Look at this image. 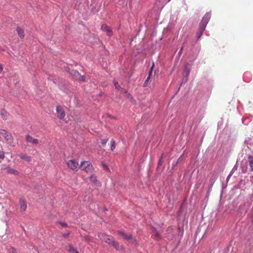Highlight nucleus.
Segmentation results:
<instances>
[{
    "label": "nucleus",
    "mask_w": 253,
    "mask_h": 253,
    "mask_svg": "<svg viewBox=\"0 0 253 253\" xmlns=\"http://www.w3.org/2000/svg\"><path fill=\"white\" fill-rule=\"evenodd\" d=\"M101 30L105 32L108 37H111L113 34V32L111 28L106 24L101 25Z\"/></svg>",
    "instance_id": "f8f14e48"
},
{
    "label": "nucleus",
    "mask_w": 253,
    "mask_h": 253,
    "mask_svg": "<svg viewBox=\"0 0 253 253\" xmlns=\"http://www.w3.org/2000/svg\"><path fill=\"white\" fill-rule=\"evenodd\" d=\"M155 63L154 61H152V64L149 70L148 76L149 77L152 78L153 76H155L157 71L155 70Z\"/></svg>",
    "instance_id": "6ab92c4d"
},
{
    "label": "nucleus",
    "mask_w": 253,
    "mask_h": 253,
    "mask_svg": "<svg viewBox=\"0 0 253 253\" xmlns=\"http://www.w3.org/2000/svg\"><path fill=\"white\" fill-rule=\"evenodd\" d=\"M205 29L206 28L199 25L198 29L196 34V37L197 40H199L201 39V37L203 35V33L205 31Z\"/></svg>",
    "instance_id": "412c9836"
},
{
    "label": "nucleus",
    "mask_w": 253,
    "mask_h": 253,
    "mask_svg": "<svg viewBox=\"0 0 253 253\" xmlns=\"http://www.w3.org/2000/svg\"><path fill=\"white\" fill-rule=\"evenodd\" d=\"M116 145L117 143L116 142V141L114 139H112L110 141V150L112 151H114L116 148Z\"/></svg>",
    "instance_id": "473e14b6"
},
{
    "label": "nucleus",
    "mask_w": 253,
    "mask_h": 253,
    "mask_svg": "<svg viewBox=\"0 0 253 253\" xmlns=\"http://www.w3.org/2000/svg\"><path fill=\"white\" fill-rule=\"evenodd\" d=\"M67 95H68L69 96V97L70 98H72V96H73V92L71 91V90H70V92L69 94H66Z\"/></svg>",
    "instance_id": "338daca9"
},
{
    "label": "nucleus",
    "mask_w": 253,
    "mask_h": 253,
    "mask_svg": "<svg viewBox=\"0 0 253 253\" xmlns=\"http://www.w3.org/2000/svg\"><path fill=\"white\" fill-rule=\"evenodd\" d=\"M241 172L242 173H245L247 172V168H244L243 164H242L241 166Z\"/></svg>",
    "instance_id": "864d4df0"
},
{
    "label": "nucleus",
    "mask_w": 253,
    "mask_h": 253,
    "mask_svg": "<svg viewBox=\"0 0 253 253\" xmlns=\"http://www.w3.org/2000/svg\"><path fill=\"white\" fill-rule=\"evenodd\" d=\"M241 186V190H245L248 187H249L251 183L250 177L245 176L244 178H241L239 181Z\"/></svg>",
    "instance_id": "0eeeda50"
},
{
    "label": "nucleus",
    "mask_w": 253,
    "mask_h": 253,
    "mask_svg": "<svg viewBox=\"0 0 253 253\" xmlns=\"http://www.w3.org/2000/svg\"><path fill=\"white\" fill-rule=\"evenodd\" d=\"M86 161H82V162L81 163L80 165H79V169L80 168H82V167L83 166V165H84V164L85 163H86Z\"/></svg>",
    "instance_id": "052dcab7"
},
{
    "label": "nucleus",
    "mask_w": 253,
    "mask_h": 253,
    "mask_svg": "<svg viewBox=\"0 0 253 253\" xmlns=\"http://www.w3.org/2000/svg\"><path fill=\"white\" fill-rule=\"evenodd\" d=\"M249 201L253 202V194H250L249 195Z\"/></svg>",
    "instance_id": "13d9d810"
},
{
    "label": "nucleus",
    "mask_w": 253,
    "mask_h": 253,
    "mask_svg": "<svg viewBox=\"0 0 253 253\" xmlns=\"http://www.w3.org/2000/svg\"><path fill=\"white\" fill-rule=\"evenodd\" d=\"M3 69V66L2 64H0V74L1 73Z\"/></svg>",
    "instance_id": "69168bd1"
},
{
    "label": "nucleus",
    "mask_w": 253,
    "mask_h": 253,
    "mask_svg": "<svg viewBox=\"0 0 253 253\" xmlns=\"http://www.w3.org/2000/svg\"><path fill=\"white\" fill-rule=\"evenodd\" d=\"M64 70L66 72L68 73L70 75H71L72 71H73V69H71L70 67L66 66L64 67Z\"/></svg>",
    "instance_id": "603ef678"
},
{
    "label": "nucleus",
    "mask_w": 253,
    "mask_h": 253,
    "mask_svg": "<svg viewBox=\"0 0 253 253\" xmlns=\"http://www.w3.org/2000/svg\"><path fill=\"white\" fill-rule=\"evenodd\" d=\"M187 38H186V39L184 40L183 43H182V46H181L179 51H180V52H182L183 51V50L184 48V46H185V44L187 43Z\"/></svg>",
    "instance_id": "8fccbe9b"
},
{
    "label": "nucleus",
    "mask_w": 253,
    "mask_h": 253,
    "mask_svg": "<svg viewBox=\"0 0 253 253\" xmlns=\"http://www.w3.org/2000/svg\"><path fill=\"white\" fill-rule=\"evenodd\" d=\"M231 176L230 175H228L227 176V177L226 178V180H225V182H226V183H228V182H229V180L230 178H231Z\"/></svg>",
    "instance_id": "e2e57ef3"
},
{
    "label": "nucleus",
    "mask_w": 253,
    "mask_h": 253,
    "mask_svg": "<svg viewBox=\"0 0 253 253\" xmlns=\"http://www.w3.org/2000/svg\"><path fill=\"white\" fill-rule=\"evenodd\" d=\"M108 140H109L108 137L105 138V139H101L100 140L101 146H102V147L105 146L106 145L107 142L108 141Z\"/></svg>",
    "instance_id": "a19ab883"
},
{
    "label": "nucleus",
    "mask_w": 253,
    "mask_h": 253,
    "mask_svg": "<svg viewBox=\"0 0 253 253\" xmlns=\"http://www.w3.org/2000/svg\"><path fill=\"white\" fill-rule=\"evenodd\" d=\"M104 95H105V94L102 91H100V92L97 95V96L99 97H102Z\"/></svg>",
    "instance_id": "bf43d9fd"
},
{
    "label": "nucleus",
    "mask_w": 253,
    "mask_h": 253,
    "mask_svg": "<svg viewBox=\"0 0 253 253\" xmlns=\"http://www.w3.org/2000/svg\"><path fill=\"white\" fill-rule=\"evenodd\" d=\"M56 223L59 224L62 227L64 228H67L69 227L68 223L65 221H62L60 220H58L56 221Z\"/></svg>",
    "instance_id": "c9c22d12"
},
{
    "label": "nucleus",
    "mask_w": 253,
    "mask_h": 253,
    "mask_svg": "<svg viewBox=\"0 0 253 253\" xmlns=\"http://www.w3.org/2000/svg\"><path fill=\"white\" fill-rule=\"evenodd\" d=\"M66 250L70 253H80V252L75 248L72 244H69L66 248Z\"/></svg>",
    "instance_id": "a878e982"
},
{
    "label": "nucleus",
    "mask_w": 253,
    "mask_h": 253,
    "mask_svg": "<svg viewBox=\"0 0 253 253\" xmlns=\"http://www.w3.org/2000/svg\"><path fill=\"white\" fill-rule=\"evenodd\" d=\"M56 112L57 118L60 120H63L65 117L66 114L64 109L60 105L56 107Z\"/></svg>",
    "instance_id": "9b49d317"
},
{
    "label": "nucleus",
    "mask_w": 253,
    "mask_h": 253,
    "mask_svg": "<svg viewBox=\"0 0 253 253\" xmlns=\"http://www.w3.org/2000/svg\"><path fill=\"white\" fill-rule=\"evenodd\" d=\"M71 234L70 231L67 230L65 233H62V236L64 238H67L69 237Z\"/></svg>",
    "instance_id": "49530a36"
},
{
    "label": "nucleus",
    "mask_w": 253,
    "mask_h": 253,
    "mask_svg": "<svg viewBox=\"0 0 253 253\" xmlns=\"http://www.w3.org/2000/svg\"><path fill=\"white\" fill-rule=\"evenodd\" d=\"M200 50V46L196 43L192 42L191 47L189 49V58L191 62H194L197 59ZM188 52V51H187Z\"/></svg>",
    "instance_id": "20e7f679"
},
{
    "label": "nucleus",
    "mask_w": 253,
    "mask_h": 253,
    "mask_svg": "<svg viewBox=\"0 0 253 253\" xmlns=\"http://www.w3.org/2000/svg\"><path fill=\"white\" fill-rule=\"evenodd\" d=\"M176 65H174V66L171 69V70H170V74H171L173 72H174V71L175 70V66Z\"/></svg>",
    "instance_id": "0e129e2a"
},
{
    "label": "nucleus",
    "mask_w": 253,
    "mask_h": 253,
    "mask_svg": "<svg viewBox=\"0 0 253 253\" xmlns=\"http://www.w3.org/2000/svg\"><path fill=\"white\" fill-rule=\"evenodd\" d=\"M150 229L152 231V236L154 239L160 240L161 239L162 237L160 233L158 231L156 228L153 225H150Z\"/></svg>",
    "instance_id": "2eb2a0df"
},
{
    "label": "nucleus",
    "mask_w": 253,
    "mask_h": 253,
    "mask_svg": "<svg viewBox=\"0 0 253 253\" xmlns=\"http://www.w3.org/2000/svg\"><path fill=\"white\" fill-rule=\"evenodd\" d=\"M102 211L103 212H106L108 211V209L106 206H104L102 208Z\"/></svg>",
    "instance_id": "680f3d73"
},
{
    "label": "nucleus",
    "mask_w": 253,
    "mask_h": 253,
    "mask_svg": "<svg viewBox=\"0 0 253 253\" xmlns=\"http://www.w3.org/2000/svg\"><path fill=\"white\" fill-rule=\"evenodd\" d=\"M125 97L127 98L129 101H130L132 103H135L136 101L132 95L129 93L128 92L125 95Z\"/></svg>",
    "instance_id": "c756f323"
},
{
    "label": "nucleus",
    "mask_w": 253,
    "mask_h": 253,
    "mask_svg": "<svg viewBox=\"0 0 253 253\" xmlns=\"http://www.w3.org/2000/svg\"><path fill=\"white\" fill-rule=\"evenodd\" d=\"M117 233L118 235L122 236L124 240L131 243L134 247L137 248L139 246V243L138 241L131 234H127L122 230H118Z\"/></svg>",
    "instance_id": "7ed1b4c3"
},
{
    "label": "nucleus",
    "mask_w": 253,
    "mask_h": 253,
    "mask_svg": "<svg viewBox=\"0 0 253 253\" xmlns=\"http://www.w3.org/2000/svg\"><path fill=\"white\" fill-rule=\"evenodd\" d=\"M18 156L21 159L24 160L28 163L32 161V157L30 156H28L26 154L20 153L18 154Z\"/></svg>",
    "instance_id": "5701e85b"
},
{
    "label": "nucleus",
    "mask_w": 253,
    "mask_h": 253,
    "mask_svg": "<svg viewBox=\"0 0 253 253\" xmlns=\"http://www.w3.org/2000/svg\"><path fill=\"white\" fill-rule=\"evenodd\" d=\"M182 52L180 51H178L175 58V65L177 63V62L179 61L180 57L182 54Z\"/></svg>",
    "instance_id": "37998d69"
},
{
    "label": "nucleus",
    "mask_w": 253,
    "mask_h": 253,
    "mask_svg": "<svg viewBox=\"0 0 253 253\" xmlns=\"http://www.w3.org/2000/svg\"><path fill=\"white\" fill-rule=\"evenodd\" d=\"M151 79V77H149L147 76L146 79L144 81V82L143 83V86L144 87H146L148 85V84H149Z\"/></svg>",
    "instance_id": "c03bdc74"
},
{
    "label": "nucleus",
    "mask_w": 253,
    "mask_h": 253,
    "mask_svg": "<svg viewBox=\"0 0 253 253\" xmlns=\"http://www.w3.org/2000/svg\"><path fill=\"white\" fill-rule=\"evenodd\" d=\"M238 168V166L237 165V163H236V164L234 165V166L233 167V168L232 169L233 172H235L236 170H237Z\"/></svg>",
    "instance_id": "5fc2aeb1"
},
{
    "label": "nucleus",
    "mask_w": 253,
    "mask_h": 253,
    "mask_svg": "<svg viewBox=\"0 0 253 253\" xmlns=\"http://www.w3.org/2000/svg\"><path fill=\"white\" fill-rule=\"evenodd\" d=\"M212 187L208 185V189L207 191L206 195V199H207V200L209 199V197L210 196V193L212 190Z\"/></svg>",
    "instance_id": "79ce46f5"
},
{
    "label": "nucleus",
    "mask_w": 253,
    "mask_h": 253,
    "mask_svg": "<svg viewBox=\"0 0 253 253\" xmlns=\"http://www.w3.org/2000/svg\"><path fill=\"white\" fill-rule=\"evenodd\" d=\"M61 79V78H55L53 79H51L50 80L54 84H55V85L58 86L59 84V81H60Z\"/></svg>",
    "instance_id": "a18cd8bd"
},
{
    "label": "nucleus",
    "mask_w": 253,
    "mask_h": 253,
    "mask_svg": "<svg viewBox=\"0 0 253 253\" xmlns=\"http://www.w3.org/2000/svg\"><path fill=\"white\" fill-rule=\"evenodd\" d=\"M5 169L6 171L9 174H11L14 175H18L19 174V172L14 169H12L9 167H6Z\"/></svg>",
    "instance_id": "393cba45"
},
{
    "label": "nucleus",
    "mask_w": 253,
    "mask_h": 253,
    "mask_svg": "<svg viewBox=\"0 0 253 253\" xmlns=\"http://www.w3.org/2000/svg\"><path fill=\"white\" fill-rule=\"evenodd\" d=\"M80 74H81L78 70L73 69L70 75L76 78L77 79Z\"/></svg>",
    "instance_id": "f704fd0d"
},
{
    "label": "nucleus",
    "mask_w": 253,
    "mask_h": 253,
    "mask_svg": "<svg viewBox=\"0 0 253 253\" xmlns=\"http://www.w3.org/2000/svg\"><path fill=\"white\" fill-rule=\"evenodd\" d=\"M0 134L5 139L6 141H12L13 137L10 133L8 132L5 129H1L0 131Z\"/></svg>",
    "instance_id": "a211bd4d"
},
{
    "label": "nucleus",
    "mask_w": 253,
    "mask_h": 253,
    "mask_svg": "<svg viewBox=\"0 0 253 253\" xmlns=\"http://www.w3.org/2000/svg\"><path fill=\"white\" fill-rule=\"evenodd\" d=\"M10 251L11 253H18L17 250L14 247H11Z\"/></svg>",
    "instance_id": "6e6d98bb"
},
{
    "label": "nucleus",
    "mask_w": 253,
    "mask_h": 253,
    "mask_svg": "<svg viewBox=\"0 0 253 253\" xmlns=\"http://www.w3.org/2000/svg\"><path fill=\"white\" fill-rule=\"evenodd\" d=\"M101 165L103 169L105 171H106L109 172L111 171L108 165L106 163L102 161V162H101Z\"/></svg>",
    "instance_id": "72a5a7b5"
},
{
    "label": "nucleus",
    "mask_w": 253,
    "mask_h": 253,
    "mask_svg": "<svg viewBox=\"0 0 253 253\" xmlns=\"http://www.w3.org/2000/svg\"><path fill=\"white\" fill-rule=\"evenodd\" d=\"M8 114L7 111L4 108L0 110V115L3 120L5 121L7 119Z\"/></svg>",
    "instance_id": "b1692460"
},
{
    "label": "nucleus",
    "mask_w": 253,
    "mask_h": 253,
    "mask_svg": "<svg viewBox=\"0 0 253 253\" xmlns=\"http://www.w3.org/2000/svg\"><path fill=\"white\" fill-rule=\"evenodd\" d=\"M164 153H162L159 158H162V160H164Z\"/></svg>",
    "instance_id": "774afa93"
},
{
    "label": "nucleus",
    "mask_w": 253,
    "mask_h": 253,
    "mask_svg": "<svg viewBox=\"0 0 253 253\" xmlns=\"http://www.w3.org/2000/svg\"><path fill=\"white\" fill-rule=\"evenodd\" d=\"M16 31L17 35L21 39L24 38L25 36V32L24 30L19 26H17L16 28Z\"/></svg>",
    "instance_id": "4be33fe9"
},
{
    "label": "nucleus",
    "mask_w": 253,
    "mask_h": 253,
    "mask_svg": "<svg viewBox=\"0 0 253 253\" xmlns=\"http://www.w3.org/2000/svg\"><path fill=\"white\" fill-rule=\"evenodd\" d=\"M100 238L103 242L113 247L117 251L123 252L125 250V247L120 245L118 242L115 241L114 237L112 236L102 234L100 235Z\"/></svg>",
    "instance_id": "f257e3e1"
},
{
    "label": "nucleus",
    "mask_w": 253,
    "mask_h": 253,
    "mask_svg": "<svg viewBox=\"0 0 253 253\" xmlns=\"http://www.w3.org/2000/svg\"><path fill=\"white\" fill-rule=\"evenodd\" d=\"M25 140L27 143L32 144L34 145H37L39 144V140L33 137L29 134L25 135Z\"/></svg>",
    "instance_id": "4468645a"
},
{
    "label": "nucleus",
    "mask_w": 253,
    "mask_h": 253,
    "mask_svg": "<svg viewBox=\"0 0 253 253\" xmlns=\"http://www.w3.org/2000/svg\"><path fill=\"white\" fill-rule=\"evenodd\" d=\"M86 166H84L82 167V168H80L81 170H84L86 172H92L94 169L93 166L92 164L89 161L86 162Z\"/></svg>",
    "instance_id": "f3484780"
},
{
    "label": "nucleus",
    "mask_w": 253,
    "mask_h": 253,
    "mask_svg": "<svg viewBox=\"0 0 253 253\" xmlns=\"http://www.w3.org/2000/svg\"><path fill=\"white\" fill-rule=\"evenodd\" d=\"M71 84L66 79L61 78L58 85L59 89L65 94L70 92Z\"/></svg>",
    "instance_id": "39448f33"
},
{
    "label": "nucleus",
    "mask_w": 253,
    "mask_h": 253,
    "mask_svg": "<svg viewBox=\"0 0 253 253\" xmlns=\"http://www.w3.org/2000/svg\"><path fill=\"white\" fill-rule=\"evenodd\" d=\"M33 83L35 86H38L39 84L38 81L35 75H34L33 77Z\"/></svg>",
    "instance_id": "de8ad7c7"
},
{
    "label": "nucleus",
    "mask_w": 253,
    "mask_h": 253,
    "mask_svg": "<svg viewBox=\"0 0 253 253\" xmlns=\"http://www.w3.org/2000/svg\"><path fill=\"white\" fill-rule=\"evenodd\" d=\"M85 78H86L85 75H81V74H80L79 75V76L78 77V78L77 79V80L79 82H82L85 83V82H86Z\"/></svg>",
    "instance_id": "58836bf2"
},
{
    "label": "nucleus",
    "mask_w": 253,
    "mask_h": 253,
    "mask_svg": "<svg viewBox=\"0 0 253 253\" xmlns=\"http://www.w3.org/2000/svg\"><path fill=\"white\" fill-rule=\"evenodd\" d=\"M164 163V160H162V158H159L157 164V166L156 169V171L159 172L160 169L161 167Z\"/></svg>",
    "instance_id": "2f4dec72"
},
{
    "label": "nucleus",
    "mask_w": 253,
    "mask_h": 253,
    "mask_svg": "<svg viewBox=\"0 0 253 253\" xmlns=\"http://www.w3.org/2000/svg\"><path fill=\"white\" fill-rule=\"evenodd\" d=\"M19 203L20 211H25L27 208V204L25 199L24 197H20L19 200Z\"/></svg>",
    "instance_id": "ddd939ff"
},
{
    "label": "nucleus",
    "mask_w": 253,
    "mask_h": 253,
    "mask_svg": "<svg viewBox=\"0 0 253 253\" xmlns=\"http://www.w3.org/2000/svg\"><path fill=\"white\" fill-rule=\"evenodd\" d=\"M219 176V171L218 169H215L211 171L209 174V184L208 185L213 187L214 183L217 180Z\"/></svg>",
    "instance_id": "423d86ee"
},
{
    "label": "nucleus",
    "mask_w": 253,
    "mask_h": 253,
    "mask_svg": "<svg viewBox=\"0 0 253 253\" xmlns=\"http://www.w3.org/2000/svg\"><path fill=\"white\" fill-rule=\"evenodd\" d=\"M243 150L245 149L246 153H247V150H251L253 147V139L251 138H247L244 142Z\"/></svg>",
    "instance_id": "9d476101"
},
{
    "label": "nucleus",
    "mask_w": 253,
    "mask_h": 253,
    "mask_svg": "<svg viewBox=\"0 0 253 253\" xmlns=\"http://www.w3.org/2000/svg\"><path fill=\"white\" fill-rule=\"evenodd\" d=\"M237 189H241V186L239 181L233 186V188H232V190L233 191Z\"/></svg>",
    "instance_id": "09e8293b"
},
{
    "label": "nucleus",
    "mask_w": 253,
    "mask_h": 253,
    "mask_svg": "<svg viewBox=\"0 0 253 253\" xmlns=\"http://www.w3.org/2000/svg\"><path fill=\"white\" fill-rule=\"evenodd\" d=\"M183 155V154H181L176 160L174 161L172 163V166L171 167V169H174V168L178 165V164L179 163L180 159L182 158Z\"/></svg>",
    "instance_id": "7c9ffc66"
},
{
    "label": "nucleus",
    "mask_w": 253,
    "mask_h": 253,
    "mask_svg": "<svg viewBox=\"0 0 253 253\" xmlns=\"http://www.w3.org/2000/svg\"><path fill=\"white\" fill-rule=\"evenodd\" d=\"M227 184L228 183H226V182L222 183L221 189V191H220V198H221V197L223 195L224 190L227 188Z\"/></svg>",
    "instance_id": "e433bc0d"
},
{
    "label": "nucleus",
    "mask_w": 253,
    "mask_h": 253,
    "mask_svg": "<svg viewBox=\"0 0 253 253\" xmlns=\"http://www.w3.org/2000/svg\"><path fill=\"white\" fill-rule=\"evenodd\" d=\"M89 180L91 182H92L94 185L97 187H101V182L97 180V177L94 175L92 174L89 177Z\"/></svg>",
    "instance_id": "aec40b11"
},
{
    "label": "nucleus",
    "mask_w": 253,
    "mask_h": 253,
    "mask_svg": "<svg viewBox=\"0 0 253 253\" xmlns=\"http://www.w3.org/2000/svg\"><path fill=\"white\" fill-rule=\"evenodd\" d=\"M213 80L211 78H206L202 81L203 85L205 90H203V94L201 96L202 100L207 101L211 93L213 84Z\"/></svg>",
    "instance_id": "f03ea898"
},
{
    "label": "nucleus",
    "mask_w": 253,
    "mask_h": 253,
    "mask_svg": "<svg viewBox=\"0 0 253 253\" xmlns=\"http://www.w3.org/2000/svg\"><path fill=\"white\" fill-rule=\"evenodd\" d=\"M211 11L207 12L202 17L201 21H200L199 25L203 26L206 28L207 25L211 18Z\"/></svg>",
    "instance_id": "6e6552de"
},
{
    "label": "nucleus",
    "mask_w": 253,
    "mask_h": 253,
    "mask_svg": "<svg viewBox=\"0 0 253 253\" xmlns=\"http://www.w3.org/2000/svg\"><path fill=\"white\" fill-rule=\"evenodd\" d=\"M120 93L123 94L124 96L128 92L127 89L122 87V88L119 90Z\"/></svg>",
    "instance_id": "3c124183"
},
{
    "label": "nucleus",
    "mask_w": 253,
    "mask_h": 253,
    "mask_svg": "<svg viewBox=\"0 0 253 253\" xmlns=\"http://www.w3.org/2000/svg\"><path fill=\"white\" fill-rule=\"evenodd\" d=\"M248 158L249 159L250 170L251 171H253V156L252 155L248 154Z\"/></svg>",
    "instance_id": "cd10ccee"
},
{
    "label": "nucleus",
    "mask_w": 253,
    "mask_h": 253,
    "mask_svg": "<svg viewBox=\"0 0 253 253\" xmlns=\"http://www.w3.org/2000/svg\"><path fill=\"white\" fill-rule=\"evenodd\" d=\"M67 167L74 171H77L79 169V163L76 159H71L67 162Z\"/></svg>",
    "instance_id": "1a4fd4ad"
},
{
    "label": "nucleus",
    "mask_w": 253,
    "mask_h": 253,
    "mask_svg": "<svg viewBox=\"0 0 253 253\" xmlns=\"http://www.w3.org/2000/svg\"><path fill=\"white\" fill-rule=\"evenodd\" d=\"M188 80V77H183V78L182 79L181 82L180 84V86L177 90V92L179 91L181 86H182V85H184L185 84H186L187 83Z\"/></svg>",
    "instance_id": "4c0bfd02"
},
{
    "label": "nucleus",
    "mask_w": 253,
    "mask_h": 253,
    "mask_svg": "<svg viewBox=\"0 0 253 253\" xmlns=\"http://www.w3.org/2000/svg\"><path fill=\"white\" fill-rule=\"evenodd\" d=\"M113 84H114V86L115 87V88L116 90H117L118 91H119L122 88V87L119 84L118 82H117L116 81H114Z\"/></svg>",
    "instance_id": "ea45409f"
},
{
    "label": "nucleus",
    "mask_w": 253,
    "mask_h": 253,
    "mask_svg": "<svg viewBox=\"0 0 253 253\" xmlns=\"http://www.w3.org/2000/svg\"><path fill=\"white\" fill-rule=\"evenodd\" d=\"M190 71H191L190 64L189 63H186L184 65L183 72H182L183 77L189 78V75L190 73Z\"/></svg>",
    "instance_id": "dca6fc26"
},
{
    "label": "nucleus",
    "mask_w": 253,
    "mask_h": 253,
    "mask_svg": "<svg viewBox=\"0 0 253 253\" xmlns=\"http://www.w3.org/2000/svg\"><path fill=\"white\" fill-rule=\"evenodd\" d=\"M252 117L249 116L247 117H243L242 119V123L245 125H248L252 121Z\"/></svg>",
    "instance_id": "c85d7f7f"
},
{
    "label": "nucleus",
    "mask_w": 253,
    "mask_h": 253,
    "mask_svg": "<svg viewBox=\"0 0 253 253\" xmlns=\"http://www.w3.org/2000/svg\"><path fill=\"white\" fill-rule=\"evenodd\" d=\"M178 230L179 231L178 235L179 236L180 238L178 241V245L180 244L181 239L183 237V234H184V229H183V225L182 227L178 226Z\"/></svg>",
    "instance_id": "bb28decb"
},
{
    "label": "nucleus",
    "mask_w": 253,
    "mask_h": 253,
    "mask_svg": "<svg viewBox=\"0 0 253 253\" xmlns=\"http://www.w3.org/2000/svg\"><path fill=\"white\" fill-rule=\"evenodd\" d=\"M230 246L226 247L223 251V253H227L229 251Z\"/></svg>",
    "instance_id": "4d7b16f0"
}]
</instances>
